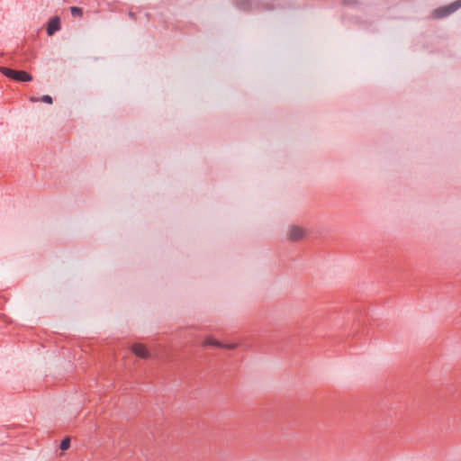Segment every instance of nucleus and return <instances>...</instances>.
Returning a JSON list of instances; mask_svg holds the SVG:
<instances>
[{
  "mask_svg": "<svg viewBox=\"0 0 461 461\" xmlns=\"http://www.w3.org/2000/svg\"><path fill=\"white\" fill-rule=\"evenodd\" d=\"M236 5L243 10H248L251 6V0H236Z\"/></svg>",
  "mask_w": 461,
  "mask_h": 461,
  "instance_id": "0eeeda50",
  "label": "nucleus"
},
{
  "mask_svg": "<svg viewBox=\"0 0 461 461\" xmlns=\"http://www.w3.org/2000/svg\"><path fill=\"white\" fill-rule=\"evenodd\" d=\"M42 102L51 104L53 103L52 97L50 95H45L41 99Z\"/></svg>",
  "mask_w": 461,
  "mask_h": 461,
  "instance_id": "9b49d317",
  "label": "nucleus"
},
{
  "mask_svg": "<svg viewBox=\"0 0 461 461\" xmlns=\"http://www.w3.org/2000/svg\"><path fill=\"white\" fill-rule=\"evenodd\" d=\"M305 236V229L298 225H291L286 230V238L291 241L302 240Z\"/></svg>",
  "mask_w": 461,
  "mask_h": 461,
  "instance_id": "7ed1b4c3",
  "label": "nucleus"
},
{
  "mask_svg": "<svg viewBox=\"0 0 461 461\" xmlns=\"http://www.w3.org/2000/svg\"><path fill=\"white\" fill-rule=\"evenodd\" d=\"M460 7H461V0H456L448 5L441 6V7L435 9L432 12L431 15L435 19H440V18L448 16L449 14H453Z\"/></svg>",
  "mask_w": 461,
  "mask_h": 461,
  "instance_id": "f03ea898",
  "label": "nucleus"
},
{
  "mask_svg": "<svg viewBox=\"0 0 461 461\" xmlns=\"http://www.w3.org/2000/svg\"><path fill=\"white\" fill-rule=\"evenodd\" d=\"M131 350L136 356L141 358H148L149 357V352L142 344H134Z\"/></svg>",
  "mask_w": 461,
  "mask_h": 461,
  "instance_id": "20e7f679",
  "label": "nucleus"
},
{
  "mask_svg": "<svg viewBox=\"0 0 461 461\" xmlns=\"http://www.w3.org/2000/svg\"><path fill=\"white\" fill-rule=\"evenodd\" d=\"M237 347H238V344H236V343H231V344L222 343V346H221L220 348H227V349H235Z\"/></svg>",
  "mask_w": 461,
  "mask_h": 461,
  "instance_id": "9d476101",
  "label": "nucleus"
},
{
  "mask_svg": "<svg viewBox=\"0 0 461 461\" xmlns=\"http://www.w3.org/2000/svg\"><path fill=\"white\" fill-rule=\"evenodd\" d=\"M204 346H213L220 348L221 346H222V343L209 336L204 340Z\"/></svg>",
  "mask_w": 461,
  "mask_h": 461,
  "instance_id": "423d86ee",
  "label": "nucleus"
},
{
  "mask_svg": "<svg viewBox=\"0 0 461 461\" xmlns=\"http://www.w3.org/2000/svg\"><path fill=\"white\" fill-rule=\"evenodd\" d=\"M31 101H32V102H37V101H38V99H37V98H31Z\"/></svg>",
  "mask_w": 461,
  "mask_h": 461,
  "instance_id": "f8f14e48",
  "label": "nucleus"
},
{
  "mask_svg": "<svg viewBox=\"0 0 461 461\" xmlns=\"http://www.w3.org/2000/svg\"><path fill=\"white\" fill-rule=\"evenodd\" d=\"M60 29V19L59 17L52 18L48 24L47 32L50 36L53 35Z\"/></svg>",
  "mask_w": 461,
  "mask_h": 461,
  "instance_id": "39448f33",
  "label": "nucleus"
},
{
  "mask_svg": "<svg viewBox=\"0 0 461 461\" xmlns=\"http://www.w3.org/2000/svg\"><path fill=\"white\" fill-rule=\"evenodd\" d=\"M0 72L5 77L17 81L29 82L32 80V77L29 73L23 70H14L8 68L1 67Z\"/></svg>",
  "mask_w": 461,
  "mask_h": 461,
  "instance_id": "f257e3e1",
  "label": "nucleus"
},
{
  "mask_svg": "<svg viewBox=\"0 0 461 461\" xmlns=\"http://www.w3.org/2000/svg\"><path fill=\"white\" fill-rule=\"evenodd\" d=\"M69 447H70V438H64L61 441L60 446H59L61 450H67L69 448Z\"/></svg>",
  "mask_w": 461,
  "mask_h": 461,
  "instance_id": "6e6552de",
  "label": "nucleus"
},
{
  "mask_svg": "<svg viewBox=\"0 0 461 461\" xmlns=\"http://www.w3.org/2000/svg\"><path fill=\"white\" fill-rule=\"evenodd\" d=\"M70 10L73 16L80 17L83 14V10L80 7L73 6Z\"/></svg>",
  "mask_w": 461,
  "mask_h": 461,
  "instance_id": "1a4fd4ad",
  "label": "nucleus"
}]
</instances>
